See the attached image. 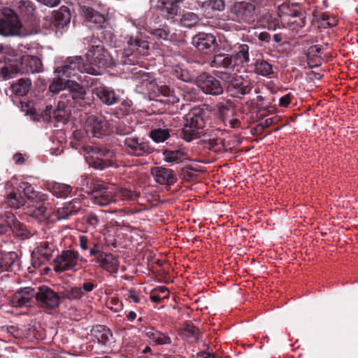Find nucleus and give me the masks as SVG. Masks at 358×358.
I'll return each instance as SVG.
<instances>
[{
  "mask_svg": "<svg viewBox=\"0 0 358 358\" xmlns=\"http://www.w3.org/2000/svg\"><path fill=\"white\" fill-rule=\"evenodd\" d=\"M67 85V92L61 94L53 113L54 117L63 124L68 121L71 108L83 110L90 106L92 100L83 85L73 80H69Z\"/></svg>",
  "mask_w": 358,
  "mask_h": 358,
  "instance_id": "f257e3e1",
  "label": "nucleus"
},
{
  "mask_svg": "<svg viewBox=\"0 0 358 358\" xmlns=\"http://www.w3.org/2000/svg\"><path fill=\"white\" fill-rule=\"evenodd\" d=\"M207 113L206 105L192 108L185 116V124L180 132V137L187 142L198 138L206 125Z\"/></svg>",
  "mask_w": 358,
  "mask_h": 358,
  "instance_id": "f03ea898",
  "label": "nucleus"
},
{
  "mask_svg": "<svg viewBox=\"0 0 358 358\" xmlns=\"http://www.w3.org/2000/svg\"><path fill=\"white\" fill-rule=\"evenodd\" d=\"M18 189H20V192L23 193L22 196L25 199L31 200L35 203L32 206V208H34L32 211V216L43 219L50 217V213L47 206L49 204L46 203L48 196L46 194L35 191L32 185L27 182H21L19 184Z\"/></svg>",
  "mask_w": 358,
  "mask_h": 358,
  "instance_id": "7ed1b4c3",
  "label": "nucleus"
},
{
  "mask_svg": "<svg viewBox=\"0 0 358 358\" xmlns=\"http://www.w3.org/2000/svg\"><path fill=\"white\" fill-rule=\"evenodd\" d=\"M87 260L74 250H64L52 261L54 271L57 273L64 271L76 272Z\"/></svg>",
  "mask_w": 358,
  "mask_h": 358,
  "instance_id": "20e7f679",
  "label": "nucleus"
},
{
  "mask_svg": "<svg viewBox=\"0 0 358 358\" xmlns=\"http://www.w3.org/2000/svg\"><path fill=\"white\" fill-rule=\"evenodd\" d=\"M87 64L99 69L101 74V69L113 68L116 66L115 60L102 45H92L85 55Z\"/></svg>",
  "mask_w": 358,
  "mask_h": 358,
  "instance_id": "39448f33",
  "label": "nucleus"
},
{
  "mask_svg": "<svg viewBox=\"0 0 358 358\" xmlns=\"http://www.w3.org/2000/svg\"><path fill=\"white\" fill-rule=\"evenodd\" d=\"M84 70L88 74L98 76L99 69H95L90 64H84L83 59L81 56L69 57L66 59L64 64L57 66L55 73L59 76H64L66 77H71L74 76V71L76 70L81 71Z\"/></svg>",
  "mask_w": 358,
  "mask_h": 358,
  "instance_id": "423d86ee",
  "label": "nucleus"
},
{
  "mask_svg": "<svg viewBox=\"0 0 358 358\" xmlns=\"http://www.w3.org/2000/svg\"><path fill=\"white\" fill-rule=\"evenodd\" d=\"M149 43L138 36H131L127 41V48L124 49L123 61L125 64L135 65L138 63L137 56L148 55Z\"/></svg>",
  "mask_w": 358,
  "mask_h": 358,
  "instance_id": "0eeeda50",
  "label": "nucleus"
},
{
  "mask_svg": "<svg viewBox=\"0 0 358 358\" xmlns=\"http://www.w3.org/2000/svg\"><path fill=\"white\" fill-rule=\"evenodd\" d=\"M220 78L227 83V91L233 97L241 98L249 94L252 89L250 80L242 76L234 77L231 73L222 71Z\"/></svg>",
  "mask_w": 358,
  "mask_h": 358,
  "instance_id": "6e6552de",
  "label": "nucleus"
},
{
  "mask_svg": "<svg viewBox=\"0 0 358 358\" xmlns=\"http://www.w3.org/2000/svg\"><path fill=\"white\" fill-rule=\"evenodd\" d=\"M34 298L38 306L45 310H55L61 304L59 294L45 285L38 287Z\"/></svg>",
  "mask_w": 358,
  "mask_h": 358,
  "instance_id": "1a4fd4ad",
  "label": "nucleus"
},
{
  "mask_svg": "<svg viewBox=\"0 0 358 358\" xmlns=\"http://www.w3.org/2000/svg\"><path fill=\"white\" fill-rule=\"evenodd\" d=\"M3 16L0 17V35L4 36L20 34L21 24L16 13L10 8H4Z\"/></svg>",
  "mask_w": 358,
  "mask_h": 358,
  "instance_id": "9d476101",
  "label": "nucleus"
},
{
  "mask_svg": "<svg viewBox=\"0 0 358 358\" xmlns=\"http://www.w3.org/2000/svg\"><path fill=\"white\" fill-rule=\"evenodd\" d=\"M124 150L134 157H143L152 153L153 149L148 141L137 136H126L124 139Z\"/></svg>",
  "mask_w": 358,
  "mask_h": 358,
  "instance_id": "9b49d317",
  "label": "nucleus"
},
{
  "mask_svg": "<svg viewBox=\"0 0 358 358\" xmlns=\"http://www.w3.org/2000/svg\"><path fill=\"white\" fill-rule=\"evenodd\" d=\"M200 144L205 148L215 153H222L224 150L223 139L220 136V131L215 129H209L198 138Z\"/></svg>",
  "mask_w": 358,
  "mask_h": 358,
  "instance_id": "f8f14e48",
  "label": "nucleus"
},
{
  "mask_svg": "<svg viewBox=\"0 0 358 358\" xmlns=\"http://www.w3.org/2000/svg\"><path fill=\"white\" fill-rule=\"evenodd\" d=\"M94 152L96 156H91L87 159L90 166L99 170H103L113 164L114 152L105 147H96Z\"/></svg>",
  "mask_w": 358,
  "mask_h": 358,
  "instance_id": "ddd939ff",
  "label": "nucleus"
},
{
  "mask_svg": "<svg viewBox=\"0 0 358 358\" xmlns=\"http://www.w3.org/2000/svg\"><path fill=\"white\" fill-rule=\"evenodd\" d=\"M255 6L245 1L235 2L230 10V17L238 22L250 23L255 20Z\"/></svg>",
  "mask_w": 358,
  "mask_h": 358,
  "instance_id": "4468645a",
  "label": "nucleus"
},
{
  "mask_svg": "<svg viewBox=\"0 0 358 358\" xmlns=\"http://www.w3.org/2000/svg\"><path fill=\"white\" fill-rule=\"evenodd\" d=\"M56 249L54 243L43 241L34 249L31 253V264L34 268H38L41 265L49 262Z\"/></svg>",
  "mask_w": 358,
  "mask_h": 358,
  "instance_id": "2eb2a0df",
  "label": "nucleus"
},
{
  "mask_svg": "<svg viewBox=\"0 0 358 358\" xmlns=\"http://www.w3.org/2000/svg\"><path fill=\"white\" fill-rule=\"evenodd\" d=\"M192 44L199 52L205 55L213 53L218 48L215 36L205 32H199L193 36Z\"/></svg>",
  "mask_w": 358,
  "mask_h": 358,
  "instance_id": "dca6fc26",
  "label": "nucleus"
},
{
  "mask_svg": "<svg viewBox=\"0 0 358 358\" xmlns=\"http://www.w3.org/2000/svg\"><path fill=\"white\" fill-rule=\"evenodd\" d=\"M195 83L204 93L217 96L223 92L220 81L214 76L203 73L196 78Z\"/></svg>",
  "mask_w": 358,
  "mask_h": 358,
  "instance_id": "f3484780",
  "label": "nucleus"
},
{
  "mask_svg": "<svg viewBox=\"0 0 358 358\" xmlns=\"http://www.w3.org/2000/svg\"><path fill=\"white\" fill-rule=\"evenodd\" d=\"M36 289L29 287L15 292L9 299V303L14 308L31 307L35 302Z\"/></svg>",
  "mask_w": 358,
  "mask_h": 358,
  "instance_id": "a211bd4d",
  "label": "nucleus"
},
{
  "mask_svg": "<svg viewBox=\"0 0 358 358\" xmlns=\"http://www.w3.org/2000/svg\"><path fill=\"white\" fill-rule=\"evenodd\" d=\"M151 174L155 181L162 185L171 186L178 181L175 171L171 169L156 166L152 169Z\"/></svg>",
  "mask_w": 358,
  "mask_h": 358,
  "instance_id": "6ab92c4d",
  "label": "nucleus"
},
{
  "mask_svg": "<svg viewBox=\"0 0 358 358\" xmlns=\"http://www.w3.org/2000/svg\"><path fill=\"white\" fill-rule=\"evenodd\" d=\"M19 256L14 251L7 252L0 249V273L13 272L19 268Z\"/></svg>",
  "mask_w": 358,
  "mask_h": 358,
  "instance_id": "aec40b11",
  "label": "nucleus"
},
{
  "mask_svg": "<svg viewBox=\"0 0 358 358\" xmlns=\"http://www.w3.org/2000/svg\"><path fill=\"white\" fill-rule=\"evenodd\" d=\"M115 187L113 185L105 184L92 196L93 202L100 206H106L117 202L114 194Z\"/></svg>",
  "mask_w": 358,
  "mask_h": 358,
  "instance_id": "412c9836",
  "label": "nucleus"
},
{
  "mask_svg": "<svg viewBox=\"0 0 358 358\" xmlns=\"http://www.w3.org/2000/svg\"><path fill=\"white\" fill-rule=\"evenodd\" d=\"M82 208L81 201L79 199H73L71 201L66 202L63 206L57 210L58 220H67L70 217L76 215Z\"/></svg>",
  "mask_w": 358,
  "mask_h": 358,
  "instance_id": "4be33fe9",
  "label": "nucleus"
},
{
  "mask_svg": "<svg viewBox=\"0 0 358 358\" xmlns=\"http://www.w3.org/2000/svg\"><path fill=\"white\" fill-rule=\"evenodd\" d=\"M210 65L213 68L234 71L236 68V62L234 60L233 55L220 53L213 56L210 61Z\"/></svg>",
  "mask_w": 358,
  "mask_h": 358,
  "instance_id": "5701e85b",
  "label": "nucleus"
},
{
  "mask_svg": "<svg viewBox=\"0 0 358 358\" xmlns=\"http://www.w3.org/2000/svg\"><path fill=\"white\" fill-rule=\"evenodd\" d=\"M92 92L106 105L111 106L120 101V96L113 90L104 85L94 87Z\"/></svg>",
  "mask_w": 358,
  "mask_h": 358,
  "instance_id": "b1692460",
  "label": "nucleus"
},
{
  "mask_svg": "<svg viewBox=\"0 0 358 358\" xmlns=\"http://www.w3.org/2000/svg\"><path fill=\"white\" fill-rule=\"evenodd\" d=\"M20 66L23 72L39 73L43 70L41 60L36 56L25 55L20 58Z\"/></svg>",
  "mask_w": 358,
  "mask_h": 358,
  "instance_id": "393cba45",
  "label": "nucleus"
},
{
  "mask_svg": "<svg viewBox=\"0 0 358 358\" xmlns=\"http://www.w3.org/2000/svg\"><path fill=\"white\" fill-rule=\"evenodd\" d=\"M180 335L188 343L194 344L200 339L201 332L192 323H185L180 331Z\"/></svg>",
  "mask_w": 358,
  "mask_h": 358,
  "instance_id": "a878e982",
  "label": "nucleus"
},
{
  "mask_svg": "<svg viewBox=\"0 0 358 358\" xmlns=\"http://www.w3.org/2000/svg\"><path fill=\"white\" fill-rule=\"evenodd\" d=\"M182 0H159L162 15L167 20H172L179 10L178 3Z\"/></svg>",
  "mask_w": 358,
  "mask_h": 358,
  "instance_id": "bb28decb",
  "label": "nucleus"
},
{
  "mask_svg": "<svg viewBox=\"0 0 358 358\" xmlns=\"http://www.w3.org/2000/svg\"><path fill=\"white\" fill-rule=\"evenodd\" d=\"M5 203L12 209H19L22 207L26 202L25 198L20 192V189L14 187L6 194Z\"/></svg>",
  "mask_w": 358,
  "mask_h": 358,
  "instance_id": "cd10ccee",
  "label": "nucleus"
},
{
  "mask_svg": "<svg viewBox=\"0 0 358 358\" xmlns=\"http://www.w3.org/2000/svg\"><path fill=\"white\" fill-rule=\"evenodd\" d=\"M8 222L11 223V230L17 237L27 238L31 236V232L27 227L20 222L13 213L8 214Z\"/></svg>",
  "mask_w": 358,
  "mask_h": 358,
  "instance_id": "c85d7f7f",
  "label": "nucleus"
},
{
  "mask_svg": "<svg viewBox=\"0 0 358 358\" xmlns=\"http://www.w3.org/2000/svg\"><path fill=\"white\" fill-rule=\"evenodd\" d=\"M15 7L20 15L27 21H30L35 15L36 7L30 0H20Z\"/></svg>",
  "mask_w": 358,
  "mask_h": 358,
  "instance_id": "c756f323",
  "label": "nucleus"
},
{
  "mask_svg": "<svg viewBox=\"0 0 358 358\" xmlns=\"http://www.w3.org/2000/svg\"><path fill=\"white\" fill-rule=\"evenodd\" d=\"M47 189L52 195L60 199L66 198L72 192L71 186L57 182H48L47 185Z\"/></svg>",
  "mask_w": 358,
  "mask_h": 358,
  "instance_id": "7c9ffc66",
  "label": "nucleus"
},
{
  "mask_svg": "<svg viewBox=\"0 0 358 358\" xmlns=\"http://www.w3.org/2000/svg\"><path fill=\"white\" fill-rule=\"evenodd\" d=\"M92 334L98 343L103 345H107L113 337L112 331L105 325H96L93 327Z\"/></svg>",
  "mask_w": 358,
  "mask_h": 358,
  "instance_id": "2f4dec72",
  "label": "nucleus"
},
{
  "mask_svg": "<svg viewBox=\"0 0 358 358\" xmlns=\"http://www.w3.org/2000/svg\"><path fill=\"white\" fill-rule=\"evenodd\" d=\"M70 10L67 6H62L54 12V24L57 29L64 28L71 20Z\"/></svg>",
  "mask_w": 358,
  "mask_h": 358,
  "instance_id": "473e14b6",
  "label": "nucleus"
},
{
  "mask_svg": "<svg viewBox=\"0 0 358 358\" xmlns=\"http://www.w3.org/2000/svg\"><path fill=\"white\" fill-rule=\"evenodd\" d=\"M82 14L85 20L89 22L101 25L106 21V17L103 14L90 6H84L82 7Z\"/></svg>",
  "mask_w": 358,
  "mask_h": 358,
  "instance_id": "72a5a7b5",
  "label": "nucleus"
},
{
  "mask_svg": "<svg viewBox=\"0 0 358 358\" xmlns=\"http://www.w3.org/2000/svg\"><path fill=\"white\" fill-rule=\"evenodd\" d=\"M146 336L156 343V345H169L171 343V337L165 333L151 327L145 331Z\"/></svg>",
  "mask_w": 358,
  "mask_h": 358,
  "instance_id": "f704fd0d",
  "label": "nucleus"
},
{
  "mask_svg": "<svg viewBox=\"0 0 358 358\" xmlns=\"http://www.w3.org/2000/svg\"><path fill=\"white\" fill-rule=\"evenodd\" d=\"M31 85V81L29 78H22L12 83L10 87L12 92L17 96H23L28 94Z\"/></svg>",
  "mask_w": 358,
  "mask_h": 358,
  "instance_id": "c9c22d12",
  "label": "nucleus"
},
{
  "mask_svg": "<svg viewBox=\"0 0 358 358\" xmlns=\"http://www.w3.org/2000/svg\"><path fill=\"white\" fill-rule=\"evenodd\" d=\"M216 106L218 109L219 117L223 122L233 117L235 114V106L231 101L220 102L217 103Z\"/></svg>",
  "mask_w": 358,
  "mask_h": 358,
  "instance_id": "e433bc0d",
  "label": "nucleus"
},
{
  "mask_svg": "<svg viewBox=\"0 0 358 358\" xmlns=\"http://www.w3.org/2000/svg\"><path fill=\"white\" fill-rule=\"evenodd\" d=\"M164 159L167 163L179 164L185 159V153L181 149L169 150L165 149L162 152Z\"/></svg>",
  "mask_w": 358,
  "mask_h": 358,
  "instance_id": "4c0bfd02",
  "label": "nucleus"
},
{
  "mask_svg": "<svg viewBox=\"0 0 358 358\" xmlns=\"http://www.w3.org/2000/svg\"><path fill=\"white\" fill-rule=\"evenodd\" d=\"M255 72L264 77H271L274 73L273 66L264 59H258L254 64Z\"/></svg>",
  "mask_w": 358,
  "mask_h": 358,
  "instance_id": "58836bf2",
  "label": "nucleus"
},
{
  "mask_svg": "<svg viewBox=\"0 0 358 358\" xmlns=\"http://www.w3.org/2000/svg\"><path fill=\"white\" fill-rule=\"evenodd\" d=\"M106 183L103 181L94 179L90 177H86L83 180V189L87 194H92V196L96 193L97 190H99L101 187L104 185Z\"/></svg>",
  "mask_w": 358,
  "mask_h": 358,
  "instance_id": "ea45409f",
  "label": "nucleus"
},
{
  "mask_svg": "<svg viewBox=\"0 0 358 358\" xmlns=\"http://www.w3.org/2000/svg\"><path fill=\"white\" fill-rule=\"evenodd\" d=\"M236 66L238 65H248L250 62L249 46L247 44H242L238 47V50L235 55H232Z\"/></svg>",
  "mask_w": 358,
  "mask_h": 358,
  "instance_id": "a19ab883",
  "label": "nucleus"
},
{
  "mask_svg": "<svg viewBox=\"0 0 358 358\" xmlns=\"http://www.w3.org/2000/svg\"><path fill=\"white\" fill-rule=\"evenodd\" d=\"M61 299H67L69 301L80 300L83 296V290L78 286H71L66 287L60 292Z\"/></svg>",
  "mask_w": 358,
  "mask_h": 358,
  "instance_id": "79ce46f5",
  "label": "nucleus"
},
{
  "mask_svg": "<svg viewBox=\"0 0 358 358\" xmlns=\"http://www.w3.org/2000/svg\"><path fill=\"white\" fill-rule=\"evenodd\" d=\"M99 266L110 273H116L117 268V261L111 253L106 252Z\"/></svg>",
  "mask_w": 358,
  "mask_h": 358,
  "instance_id": "37998d69",
  "label": "nucleus"
},
{
  "mask_svg": "<svg viewBox=\"0 0 358 358\" xmlns=\"http://www.w3.org/2000/svg\"><path fill=\"white\" fill-rule=\"evenodd\" d=\"M170 131L169 129H153L150 131L148 136L154 142L159 143L170 138Z\"/></svg>",
  "mask_w": 358,
  "mask_h": 358,
  "instance_id": "c03bdc74",
  "label": "nucleus"
},
{
  "mask_svg": "<svg viewBox=\"0 0 358 358\" xmlns=\"http://www.w3.org/2000/svg\"><path fill=\"white\" fill-rule=\"evenodd\" d=\"M114 189V194L115 197H116L117 200H127V201H132L134 200L137 196V194L132 190L128 189L125 187H118L114 185H112Z\"/></svg>",
  "mask_w": 358,
  "mask_h": 358,
  "instance_id": "a18cd8bd",
  "label": "nucleus"
},
{
  "mask_svg": "<svg viewBox=\"0 0 358 358\" xmlns=\"http://www.w3.org/2000/svg\"><path fill=\"white\" fill-rule=\"evenodd\" d=\"M169 290L165 286L155 287L150 292V298L155 303H160L164 299H169Z\"/></svg>",
  "mask_w": 358,
  "mask_h": 358,
  "instance_id": "49530a36",
  "label": "nucleus"
},
{
  "mask_svg": "<svg viewBox=\"0 0 358 358\" xmlns=\"http://www.w3.org/2000/svg\"><path fill=\"white\" fill-rule=\"evenodd\" d=\"M198 15L192 12L183 11L180 17V24L184 27H193L198 23Z\"/></svg>",
  "mask_w": 358,
  "mask_h": 358,
  "instance_id": "de8ad7c7",
  "label": "nucleus"
},
{
  "mask_svg": "<svg viewBox=\"0 0 358 358\" xmlns=\"http://www.w3.org/2000/svg\"><path fill=\"white\" fill-rule=\"evenodd\" d=\"M69 80H64L60 77L55 78L49 85V91L53 94L67 92V83Z\"/></svg>",
  "mask_w": 358,
  "mask_h": 358,
  "instance_id": "09e8293b",
  "label": "nucleus"
},
{
  "mask_svg": "<svg viewBox=\"0 0 358 358\" xmlns=\"http://www.w3.org/2000/svg\"><path fill=\"white\" fill-rule=\"evenodd\" d=\"M132 101L128 99H123L119 106L115 108L113 112L114 116L121 118L128 115L131 110Z\"/></svg>",
  "mask_w": 358,
  "mask_h": 358,
  "instance_id": "8fccbe9b",
  "label": "nucleus"
},
{
  "mask_svg": "<svg viewBox=\"0 0 358 358\" xmlns=\"http://www.w3.org/2000/svg\"><path fill=\"white\" fill-rule=\"evenodd\" d=\"M2 332L8 334V337H13L15 339H23L25 338V331L16 326H3L1 327Z\"/></svg>",
  "mask_w": 358,
  "mask_h": 358,
  "instance_id": "3c124183",
  "label": "nucleus"
},
{
  "mask_svg": "<svg viewBox=\"0 0 358 358\" xmlns=\"http://www.w3.org/2000/svg\"><path fill=\"white\" fill-rule=\"evenodd\" d=\"M172 73L177 78L184 82L189 83L193 80V76L190 72L187 69H183L180 66H175L172 70Z\"/></svg>",
  "mask_w": 358,
  "mask_h": 358,
  "instance_id": "603ef678",
  "label": "nucleus"
},
{
  "mask_svg": "<svg viewBox=\"0 0 358 358\" xmlns=\"http://www.w3.org/2000/svg\"><path fill=\"white\" fill-rule=\"evenodd\" d=\"M79 246L83 252L89 251V255L92 248H97L99 245L87 236L81 235L79 236Z\"/></svg>",
  "mask_w": 358,
  "mask_h": 358,
  "instance_id": "864d4df0",
  "label": "nucleus"
},
{
  "mask_svg": "<svg viewBox=\"0 0 358 358\" xmlns=\"http://www.w3.org/2000/svg\"><path fill=\"white\" fill-rule=\"evenodd\" d=\"M54 110L52 105H47L45 108L40 112H36V115L38 117V120L41 119L43 122H49L52 118H54L56 122H60L54 117Z\"/></svg>",
  "mask_w": 358,
  "mask_h": 358,
  "instance_id": "5fc2aeb1",
  "label": "nucleus"
},
{
  "mask_svg": "<svg viewBox=\"0 0 358 358\" xmlns=\"http://www.w3.org/2000/svg\"><path fill=\"white\" fill-rule=\"evenodd\" d=\"M322 47L320 45H311L306 51V55L308 63L314 57H319L322 54Z\"/></svg>",
  "mask_w": 358,
  "mask_h": 358,
  "instance_id": "6e6d98bb",
  "label": "nucleus"
},
{
  "mask_svg": "<svg viewBox=\"0 0 358 358\" xmlns=\"http://www.w3.org/2000/svg\"><path fill=\"white\" fill-rule=\"evenodd\" d=\"M134 128L123 122H119L115 126V133L120 136H131L130 134L134 131Z\"/></svg>",
  "mask_w": 358,
  "mask_h": 358,
  "instance_id": "4d7b16f0",
  "label": "nucleus"
},
{
  "mask_svg": "<svg viewBox=\"0 0 358 358\" xmlns=\"http://www.w3.org/2000/svg\"><path fill=\"white\" fill-rule=\"evenodd\" d=\"M180 95L182 96L183 99L188 102L192 101L196 99L195 90L192 87L185 86V87L180 88Z\"/></svg>",
  "mask_w": 358,
  "mask_h": 358,
  "instance_id": "13d9d810",
  "label": "nucleus"
},
{
  "mask_svg": "<svg viewBox=\"0 0 358 358\" xmlns=\"http://www.w3.org/2000/svg\"><path fill=\"white\" fill-rule=\"evenodd\" d=\"M84 222L92 229H96V226L99 223V220L96 215L94 213H90L86 214L83 217Z\"/></svg>",
  "mask_w": 358,
  "mask_h": 358,
  "instance_id": "bf43d9fd",
  "label": "nucleus"
},
{
  "mask_svg": "<svg viewBox=\"0 0 358 358\" xmlns=\"http://www.w3.org/2000/svg\"><path fill=\"white\" fill-rule=\"evenodd\" d=\"M106 254V252L102 251L100 249V246H99L97 248H92V250L90 251V255L89 256L93 257L91 262H94L100 265L103 259V255Z\"/></svg>",
  "mask_w": 358,
  "mask_h": 358,
  "instance_id": "052dcab7",
  "label": "nucleus"
},
{
  "mask_svg": "<svg viewBox=\"0 0 358 358\" xmlns=\"http://www.w3.org/2000/svg\"><path fill=\"white\" fill-rule=\"evenodd\" d=\"M103 122L101 120H96L92 127V133L94 136L100 138L103 134Z\"/></svg>",
  "mask_w": 358,
  "mask_h": 358,
  "instance_id": "680f3d73",
  "label": "nucleus"
},
{
  "mask_svg": "<svg viewBox=\"0 0 358 358\" xmlns=\"http://www.w3.org/2000/svg\"><path fill=\"white\" fill-rule=\"evenodd\" d=\"M195 171L196 170L194 169L192 166L189 165L181 169V173L184 179L189 180H193L196 176V175L194 173V171Z\"/></svg>",
  "mask_w": 358,
  "mask_h": 358,
  "instance_id": "e2e57ef3",
  "label": "nucleus"
},
{
  "mask_svg": "<svg viewBox=\"0 0 358 358\" xmlns=\"http://www.w3.org/2000/svg\"><path fill=\"white\" fill-rule=\"evenodd\" d=\"M81 290H83V296L85 292H91L96 287V284L93 280H85L82 286H79Z\"/></svg>",
  "mask_w": 358,
  "mask_h": 358,
  "instance_id": "0e129e2a",
  "label": "nucleus"
},
{
  "mask_svg": "<svg viewBox=\"0 0 358 358\" xmlns=\"http://www.w3.org/2000/svg\"><path fill=\"white\" fill-rule=\"evenodd\" d=\"M280 117L278 116H274L270 118L266 119L264 122H261L259 124V127H262L264 128H268L271 125L275 124L279 120Z\"/></svg>",
  "mask_w": 358,
  "mask_h": 358,
  "instance_id": "69168bd1",
  "label": "nucleus"
},
{
  "mask_svg": "<svg viewBox=\"0 0 358 358\" xmlns=\"http://www.w3.org/2000/svg\"><path fill=\"white\" fill-rule=\"evenodd\" d=\"M8 213L5 214L4 221L0 223V234H6L11 229V223L8 222Z\"/></svg>",
  "mask_w": 358,
  "mask_h": 358,
  "instance_id": "338daca9",
  "label": "nucleus"
},
{
  "mask_svg": "<svg viewBox=\"0 0 358 358\" xmlns=\"http://www.w3.org/2000/svg\"><path fill=\"white\" fill-rule=\"evenodd\" d=\"M293 95L291 93H288L279 99V105L282 107H287L291 103Z\"/></svg>",
  "mask_w": 358,
  "mask_h": 358,
  "instance_id": "774afa93",
  "label": "nucleus"
}]
</instances>
